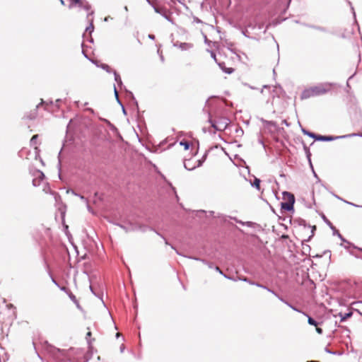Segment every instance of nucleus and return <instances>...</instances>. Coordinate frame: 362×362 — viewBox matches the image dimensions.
<instances>
[{"instance_id": "nucleus-1", "label": "nucleus", "mask_w": 362, "mask_h": 362, "mask_svg": "<svg viewBox=\"0 0 362 362\" xmlns=\"http://www.w3.org/2000/svg\"><path fill=\"white\" fill-rule=\"evenodd\" d=\"M327 90L328 88H327L323 85L309 87L302 92L300 95V99L306 100L313 97L319 96L325 94L327 92Z\"/></svg>"}, {"instance_id": "nucleus-2", "label": "nucleus", "mask_w": 362, "mask_h": 362, "mask_svg": "<svg viewBox=\"0 0 362 362\" xmlns=\"http://www.w3.org/2000/svg\"><path fill=\"white\" fill-rule=\"evenodd\" d=\"M283 199L284 202L281 203V209L287 211L293 209L295 202V197L293 194L290 192H285L283 193Z\"/></svg>"}, {"instance_id": "nucleus-3", "label": "nucleus", "mask_w": 362, "mask_h": 362, "mask_svg": "<svg viewBox=\"0 0 362 362\" xmlns=\"http://www.w3.org/2000/svg\"><path fill=\"white\" fill-rule=\"evenodd\" d=\"M229 124V119L225 117H216L212 122V127L218 131H223Z\"/></svg>"}, {"instance_id": "nucleus-4", "label": "nucleus", "mask_w": 362, "mask_h": 362, "mask_svg": "<svg viewBox=\"0 0 362 362\" xmlns=\"http://www.w3.org/2000/svg\"><path fill=\"white\" fill-rule=\"evenodd\" d=\"M71 2L70 7L76 6L79 8H83L88 12V17L93 14V11H90L91 6L86 0H69Z\"/></svg>"}, {"instance_id": "nucleus-5", "label": "nucleus", "mask_w": 362, "mask_h": 362, "mask_svg": "<svg viewBox=\"0 0 362 362\" xmlns=\"http://www.w3.org/2000/svg\"><path fill=\"white\" fill-rule=\"evenodd\" d=\"M201 164L199 160H196L193 163L192 160H187L184 163L185 168L188 170L194 169L197 166Z\"/></svg>"}, {"instance_id": "nucleus-6", "label": "nucleus", "mask_w": 362, "mask_h": 362, "mask_svg": "<svg viewBox=\"0 0 362 362\" xmlns=\"http://www.w3.org/2000/svg\"><path fill=\"white\" fill-rule=\"evenodd\" d=\"M312 136L315 137V139H317V140L326 141H332L335 139L333 136H321V135L315 136L314 134H312Z\"/></svg>"}, {"instance_id": "nucleus-7", "label": "nucleus", "mask_w": 362, "mask_h": 362, "mask_svg": "<svg viewBox=\"0 0 362 362\" xmlns=\"http://www.w3.org/2000/svg\"><path fill=\"white\" fill-rule=\"evenodd\" d=\"M180 145L183 147L184 150H188L190 146H192V144L190 141L183 140L180 142Z\"/></svg>"}, {"instance_id": "nucleus-8", "label": "nucleus", "mask_w": 362, "mask_h": 362, "mask_svg": "<svg viewBox=\"0 0 362 362\" xmlns=\"http://www.w3.org/2000/svg\"><path fill=\"white\" fill-rule=\"evenodd\" d=\"M100 307L103 310V315H111V314L107 310V309L105 305L103 303V302H100Z\"/></svg>"}, {"instance_id": "nucleus-9", "label": "nucleus", "mask_w": 362, "mask_h": 362, "mask_svg": "<svg viewBox=\"0 0 362 362\" xmlns=\"http://www.w3.org/2000/svg\"><path fill=\"white\" fill-rule=\"evenodd\" d=\"M38 138V135L37 134H35L32 136L31 139H30V144L31 146H35V148H37V139Z\"/></svg>"}, {"instance_id": "nucleus-10", "label": "nucleus", "mask_w": 362, "mask_h": 362, "mask_svg": "<svg viewBox=\"0 0 362 362\" xmlns=\"http://www.w3.org/2000/svg\"><path fill=\"white\" fill-rule=\"evenodd\" d=\"M252 186L255 187L257 189H260V180L258 178H255Z\"/></svg>"}, {"instance_id": "nucleus-11", "label": "nucleus", "mask_w": 362, "mask_h": 362, "mask_svg": "<svg viewBox=\"0 0 362 362\" xmlns=\"http://www.w3.org/2000/svg\"><path fill=\"white\" fill-rule=\"evenodd\" d=\"M308 322L310 325H314L317 327V325L319 324L318 322H317L315 318H308Z\"/></svg>"}, {"instance_id": "nucleus-12", "label": "nucleus", "mask_w": 362, "mask_h": 362, "mask_svg": "<svg viewBox=\"0 0 362 362\" xmlns=\"http://www.w3.org/2000/svg\"><path fill=\"white\" fill-rule=\"evenodd\" d=\"M89 21H90V25L86 28V31H88L90 33L94 29V26L93 24V18H91V19H89Z\"/></svg>"}, {"instance_id": "nucleus-13", "label": "nucleus", "mask_w": 362, "mask_h": 362, "mask_svg": "<svg viewBox=\"0 0 362 362\" xmlns=\"http://www.w3.org/2000/svg\"><path fill=\"white\" fill-rule=\"evenodd\" d=\"M223 70L228 74H231L233 71V69L232 68H222Z\"/></svg>"}, {"instance_id": "nucleus-14", "label": "nucleus", "mask_w": 362, "mask_h": 362, "mask_svg": "<svg viewBox=\"0 0 362 362\" xmlns=\"http://www.w3.org/2000/svg\"><path fill=\"white\" fill-rule=\"evenodd\" d=\"M316 331L317 332L318 334L322 333V329L320 327H316Z\"/></svg>"}, {"instance_id": "nucleus-15", "label": "nucleus", "mask_w": 362, "mask_h": 362, "mask_svg": "<svg viewBox=\"0 0 362 362\" xmlns=\"http://www.w3.org/2000/svg\"><path fill=\"white\" fill-rule=\"evenodd\" d=\"M37 107H38V105H37V106H36V108L35 109V114L33 115V117H29V118H30V119H34V118L36 117V110H37Z\"/></svg>"}, {"instance_id": "nucleus-16", "label": "nucleus", "mask_w": 362, "mask_h": 362, "mask_svg": "<svg viewBox=\"0 0 362 362\" xmlns=\"http://www.w3.org/2000/svg\"><path fill=\"white\" fill-rule=\"evenodd\" d=\"M148 37L149 38H151V40H155V35H154L150 34V35H148Z\"/></svg>"}, {"instance_id": "nucleus-17", "label": "nucleus", "mask_w": 362, "mask_h": 362, "mask_svg": "<svg viewBox=\"0 0 362 362\" xmlns=\"http://www.w3.org/2000/svg\"><path fill=\"white\" fill-rule=\"evenodd\" d=\"M211 57H212L215 60H216V54H215L214 52H211Z\"/></svg>"}, {"instance_id": "nucleus-18", "label": "nucleus", "mask_w": 362, "mask_h": 362, "mask_svg": "<svg viewBox=\"0 0 362 362\" xmlns=\"http://www.w3.org/2000/svg\"><path fill=\"white\" fill-rule=\"evenodd\" d=\"M91 335V332H88L86 334V338H88V337H90Z\"/></svg>"}, {"instance_id": "nucleus-19", "label": "nucleus", "mask_w": 362, "mask_h": 362, "mask_svg": "<svg viewBox=\"0 0 362 362\" xmlns=\"http://www.w3.org/2000/svg\"><path fill=\"white\" fill-rule=\"evenodd\" d=\"M124 346L122 345V346L120 347V351H121V352H123V351H124Z\"/></svg>"}, {"instance_id": "nucleus-20", "label": "nucleus", "mask_w": 362, "mask_h": 362, "mask_svg": "<svg viewBox=\"0 0 362 362\" xmlns=\"http://www.w3.org/2000/svg\"><path fill=\"white\" fill-rule=\"evenodd\" d=\"M351 313H349L346 314V315L344 317H351Z\"/></svg>"}, {"instance_id": "nucleus-21", "label": "nucleus", "mask_w": 362, "mask_h": 362, "mask_svg": "<svg viewBox=\"0 0 362 362\" xmlns=\"http://www.w3.org/2000/svg\"><path fill=\"white\" fill-rule=\"evenodd\" d=\"M326 351H327V352H328V353H329V354H334V352H332V351H330L329 350H327H327H326Z\"/></svg>"}, {"instance_id": "nucleus-22", "label": "nucleus", "mask_w": 362, "mask_h": 362, "mask_svg": "<svg viewBox=\"0 0 362 362\" xmlns=\"http://www.w3.org/2000/svg\"><path fill=\"white\" fill-rule=\"evenodd\" d=\"M103 69H106V68L107 69V68H109V66H108V65H105V66H103Z\"/></svg>"}, {"instance_id": "nucleus-23", "label": "nucleus", "mask_w": 362, "mask_h": 362, "mask_svg": "<svg viewBox=\"0 0 362 362\" xmlns=\"http://www.w3.org/2000/svg\"><path fill=\"white\" fill-rule=\"evenodd\" d=\"M346 319H347V318H341V320H340V321H341V322H343V321L346 320Z\"/></svg>"}, {"instance_id": "nucleus-24", "label": "nucleus", "mask_w": 362, "mask_h": 362, "mask_svg": "<svg viewBox=\"0 0 362 362\" xmlns=\"http://www.w3.org/2000/svg\"><path fill=\"white\" fill-rule=\"evenodd\" d=\"M60 2H61L62 4H63V5L64 4V2L63 0H60Z\"/></svg>"}, {"instance_id": "nucleus-25", "label": "nucleus", "mask_w": 362, "mask_h": 362, "mask_svg": "<svg viewBox=\"0 0 362 362\" xmlns=\"http://www.w3.org/2000/svg\"><path fill=\"white\" fill-rule=\"evenodd\" d=\"M119 335H120V334H119V333H117V334H116V337H119Z\"/></svg>"}, {"instance_id": "nucleus-26", "label": "nucleus", "mask_w": 362, "mask_h": 362, "mask_svg": "<svg viewBox=\"0 0 362 362\" xmlns=\"http://www.w3.org/2000/svg\"><path fill=\"white\" fill-rule=\"evenodd\" d=\"M54 350L57 351H60V350L59 349H55L54 348Z\"/></svg>"}]
</instances>
